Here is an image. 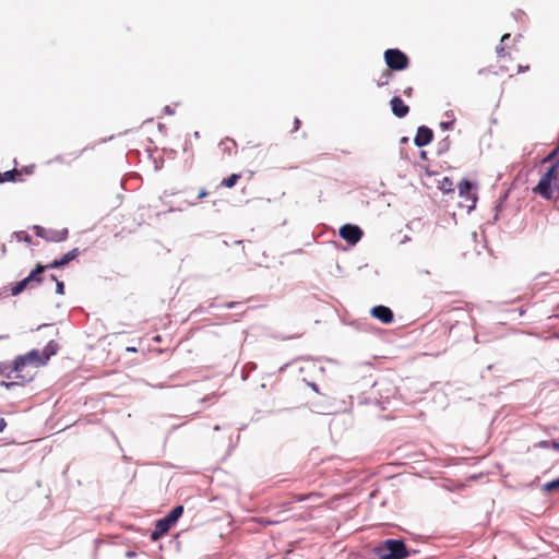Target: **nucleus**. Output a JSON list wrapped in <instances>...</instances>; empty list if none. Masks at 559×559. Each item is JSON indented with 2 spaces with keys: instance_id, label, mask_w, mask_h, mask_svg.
I'll return each mask as SVG.
<instances>
[{
  "instance_id": "f257e3e1",
  "label": "nucleus",
  "mask_w": 559,
  "mask_h": 559,
  "mask_svg": "<svg viewBox=\"0 0 559 559\" xmlns=\"http://www.w3.org/2000/svg\"><path fill=\"white\" fill-rule=\"evenodd\" d=\"M45 365H46L45 358H43L40 352L37 349H33L23 356H17L12 364V369L16 373L15 379H21L22 381H28L32 379V376L23 374L25 368L27 366H33L35 368H38V367H41Z\"/></svg>"
},
{
  "instance_id": "f03ea898",
  "label": "nucleus",
  "mask_w": 559,
  "mask_h": 559,
  "mask_svg": "<svg viewBox=\"0 0 559 559\" xmlns=\"http://www.w3.org/2000/svg\"><path fill=\"white\" fill-rule=\"evenodd\" d=\"M379 559H404L408 556L406 546L400 539H386L377 548Z\"/></svg>"
},
{
  "instance_id": "7ed1b4c3",
  "label": "nucleus",
  "mask_w": 559,
  "mask_h": 559,
  "mask_svg": "<svg viewBox=\"0 0 559 559\" xmlns=\"http://www.w3.org/2000/svg\"><path fill=\"white\" fill-rule=\"evenodd\" d=\"M556 178L557 165L555 164L542 176L538 185L533 189V191L547 200L557 198V188L551 183Z\"/></svg>"
},
{
  "instance_id": "20e7f679",
  "label": "nucleus",
  "mask_w": 559,
  "mask_h": 559,
  "mask_svg": "<svg viewBox=\"0 0 559 559\" xmlns=\"http://www.w3.org/2000/svg\"><path fill=\"white\" fill-rule=\"evenodd\" d=\"M44 267L41 264H37L36 267L29 273L24 280L13 284L10 288L12 296H17L24 292L27 287H32L33 283L40 284L43 281L41 273Z\"/></svg>"
},
{
  "instance_id": "39448f33",
  "label": "nucleus",
  "mask_w": 559,
  "mask_h": 559,
  "mask_svg": "<svg viewBox=\"0 0 559 559\" xmlns=\"http://www.w3.org/2000/svg\"><path fill=\"white\" fill-rule=\"evenodd\" d=\"M384 60L390 70L402 71L408 67V57L399 49H388L384 52Z\"/></svg>"
},
{
  "instance_id": "423d86ee",
  "label": "nucleus",
  "mask_w": 559,
  "mask_h": 559,
  "mask_svg": "<svg viewBox=\"0 0 559 559\" xmlns=\"http://www.w3.org/2000/svg\"><path fill=\"white\" fill-rule=\"evenodd\" d=\"M35 235L47 240V241H55L60 242L67 239L68 237V230L61 229V230H51L46 229L41 226H34Z\"/></svg>"
},
{
  "instance_id": "0eeeda50",
  "label": "nucleus",
  "mask_w": 559,
  "mask_h": 559,
  "mask_svg": "<svg viewBox=\"0 0 559 559\" xmlns=\"http://www.w3.org/2000/svg\"><path fill=\"white\" fill-rule=\"evenodd\" d=\"M364 233L357 225L345 224L340 228V236L350 245H356Z\"/></svg>"
},
{
  "instance_id": "6e6552de",
  "label": "nucleus",
  "mask_w": 559,
  "mask_h": 559,
  "mask_svg": "<svg viewBox=\"0 0 559 559\" xmlns=\"http://www.w3.org/2000/svg\"><path fill=\"white\" fill-rule=\"evenodd\" d=\"M459 194L461 198H464L465 201L469 202L471 204L467 205L468 209H472L475 206V203L477 201V195L474 191V186L471 181L463 179L459 183Z\"/></svg>"
},
{
  "instance_id": "1a4fd4ad",
  "label": "nucleus",
  "mask_w": 559,
  "mask_h": 559,
  "mask_svg": "<svg viewBox=\"0 0 559 559\" xmlns=\"http://www.w3.org/2000/svg\"><path fill=\"white\" fill-rule=\"evenodd\" d=\"M370 313L373 318L385 324L391 323L394 319L392 310L385 306H376L371 308Z\"/></svg>"
},
{
  "instance_id": "9d476101",
  "label": "nucleus",
  "mask_w": 559,
  "mask_h": 559,
  "mask_svg": "<svg viewBox=\"0 0 559 559\" xmlns=\"http://www.w3.org/2000/svg\"><path fill=\"white\" fill-rule=\"evenodd\" d=\"M433 139V132L428 127L421 126L418 128L414 139V143L418 147L428 145Z\"/></svg>"
},
{
  "instance_id": "9b49d317",
  "label": "nucleus",
  "mask_w": 559,
  "mask_h": 559,
  "mask_svg": "<svg viewBox=\"0 0 559 559\" xmlns=\"http://www.w3.org/2000/svg\"><path fill=\"white\" fill-rule=\"evenodd\" d=\"M390 105L392 112L399 118H404L409 111V107L399 96H394Z\"/></svg>"
},
{
  "instance_id": "f8f14e48",
  "label": "nucleus",
  "mask_w": 559,
  "mask_h": 559,
  "mask_svg": "<svg viewBox=\"0 0 559 559\" xmlns=\"http://www.w3.org/2000/svg\"><path fill=\"white\" fill-rule=\"evenodd\" d=\"M173 524H170L166 518L159 519L156 521L155 528L151 534L152 540H158L163 535H165Z\"/></svg>"
},
{
  "instance_id": "ddd939ff",
  "label": "nucleus",
  "mask_w": 559,
  "mask_h": 559,
  "mask_svg": "<svg viewBox=\"0 0 559 559\" xmlns=\"http://www.w3.org/2000/svg\"><path fill=\"white\" fill-rule=\"evenodd\" d=\"M59 349V345L55 341H50L40 353L45 362L47 364L51 356H55Z\"/></svg>"
},
{
  "instance_id": "4468645a",
  "label": "nucleus",
  "mask_w": 559,
  "mask_h": 559,
  "mask_svg": "<svg viewBox=\"0 0 559 559\" xmlns=\"http://www.w3.org/2000/svg\"><path fill=\"white\" fill-rule=\"evenodd\" d=\"M22 175V170L12 169L4 173H0V183L5 181H17L21 180L20 176Z\"/></svg>"
},
{
  "instance_id": "2eb2a0df",
  "label": "nucleus",
  "mask_w": 559,
  "mask_h": 559,
  "mask_svg": "<svg viewBox=\"0 0 559 559\" xmlns=\"http://www.w3.org/2000/svg\"><path fill=\"white\" fill-rule=\"evenodd\" d=\"M182 513H183V507L177 506L165 518L170 524L174 525L178 521V519L182 515Z\"/></svg>"
},
{
  "instance_id": "dca6fc26",
  "label": "nucleus",
  "mask_w": 559,
  "mask_h": 559,
  "mask_svg": "<svg viewBox=\"0 0 559 559\" xmlns=\"http://www.w3.org/2000/svg\"><path fill=\"white\" fill-rule=\"evenodd\" d=\"M221 145L224 147L229 155L237 152V143L235 140L230 138H226L221 142Z\"/></svg>"
},
{
  "instance_id": "f3484780",
  "label": "nucleus",
  "mask_w": 559,
  "mask_h": 559,
  "mask_svg": "<svg viewBox=\"0 0 559 559\" xmlns=\"http://www.w3.org/2000/svg\"><path fill=\"white\" fill-rule=\"evenodd\" d=\"M240 177V174H231L229 177L222 180L221 186L225 188H233L237 185Z\"/></svg>"
},
{
  "instance_id": "a211bd4d",
  "label": "nucleus",
  "mask_w": 559,
  "mask_h": 559,
  "mask_svg": "<svg viewBox=\"0 0 559 559\" xmlns=\"http://www.w3.org/2000/svg\"><path fill=\"white\" fill-rule=\"evenodd\" d=\"M312 498H321V496L318 492H310L308 495L295 493L292 497L293 501H295V502H301V501H305L307 499H312Z\"/></svg>"
},
{
  "instance_id": "6ab92c4d",
  "label": "nucleus",
  "mask_w": 559,
  "mask_h": 559,
  "mask_svg": "<svg viewBox=\"0 0 559 559\" xmlns=\"http://www.w3.org/2000/svg\"><path fill=\"white\" fill-rule=\"evenodd\" d=\"M12 372H14L12 365L0 362V376H4L5 378L10 379Z\"/></svg>"
},
{
  "instance_id": "aec40b11",
  "label": "nucleus",
  "mask_w": 559,
  "mask_h": 559,
  "mask_svg": "<svg viewBox=\"0 0 559 559\" xmlns=\"http://www.w3.org/2000/svg\"><path fill=\"white\" fill-rule=\"evenodd\" d=\"M78 249H73L71 251H69L68 253H66L60 260H61V263L62 265H66L68 264L69 262H71L72 260H74L76 257H78Z\"/></svg>"
},
{
  "instance_id": "412c9836",
  "label": "nucleus",
  "mask_w": 559,
  "mask_h": 559,
  "mask_svg": "<svg viewBox=\"0 0 559 559\" xmlns=\"http://www.w3.org/2000/svg\"><path fill=\"white\" fill-rule=\"evenodd\" d=\"M543 489L547 492H551V491H556V490H559V478L558 479H555L552 481H549V483H546L544 486H543Z\"/></svg>"
},
{
  "instance_id": "4be33fe9",
  "label": "nucleus",
  "mask_w": 559,
  "mask_h": 559,
  "mask_svg": "<svg viewBox=\"0 0 559 559\" xmlns=\"http://www.w3.org/2000/svg\"><path fill=\"white\" fill-rule=\"evenodd\" d=\"M510 34H504L502 37H501V44L497 47V53L499 57H504L506 56V50H504V47H503V43H506L508 39H510Z\"/></svg>"
},
{
  "instance_id": "5701e85b",
  "label": "nucleus",
  "mask_w": 559,
  "mask_h": 559,
  "mask_svg": "<svg viewBox=\"0 0 559 559\" xmlns=\"http://www.w3.org/2000/svg\"><path fill=\"white\" fill-rule=\"evenodd\" d=\"M391 72L389 70H385L380 80L377 82L378 86H383L389 83V80L391 79Z\"/></svg>"
},
{
  "instance_id": "b1692460",
  "label": "nucleus",
  "mask_w": 559,
  "mask_h": 559,
  "mask_svg": "<svg viewBox=\"0 0 559 559\" xmlns=\"http://www.w3.org/2000/svg\"><path fill=\"white\" fill-rule=\"evenodd\" d=\"M538 445L540 448H551L556 451H559V442L557 441H540Z\"/></svg>"
},
{
  "instance_id": "393cba45",
  "label": "nucleus",
  "mask_w": 559,
  "mask_h": 559,
  "mask_svg": "<svg viewBox=\"0 0 559 559\" xmlns=\"http://www.w3.org/2000/svg\"><path fill=\"white\" fill-rule=\"evenodd\" d=\"M51 280L56 281L57 294L63 295L64 294V284H63V282L58 281L55 275H51Z\"/></svg>"
},
{
  "instance_id": "a878e982",
  "label": "nucleus",
  "mask_w": 559,
  "mask_h": 559,
  "mask_svg": "<svg viewBox=\"0 0 559 559\" xmlns=\"http://www.w3.org/2000/svg\"><path fill=\"white\" fill-rule=\"evenodd\" d=\"M63 266L62 263H61V260H55L53 262L47 264V265H43L44 267V271L47 270V269H57V267H61Z\"/></svg>"
},
{
  "instance_id": "bb28decb",
  "label": "nucleus",
  "mask_w": 559,
  "mask_h": 559,
  "mask_svg": "<svg viewBox=\"0 0 559 559\" xmlns=\"http://www.w3.org/2000/svg\"><path fill=\"white\" fill-rule=\"evenodd\" d=\"M558 152H559V146H558L556 150H554L550 154H548V155L544 158V160H543V162H544V163L551 162V160L556 157V155L558 154Z\"/></svg>"
},
{
  "instance_id": "cd10ccee",
  "label": "nucleus",
  "mask_w": 559,
  "mask_h": 559,
  "mask_svg": "<svg viewBox=\"0 0 559 559\" xmlns=\"http://www.w3.org/2000/svg\"><path fill=\"white\" fill-rule=\"evenodd\" d=\"M300 124H301L300 120L298 118H295V120H294V131L299 130Z\"/></svg>"
},
{
  "instance_id": "c85d7f7f",
  "label": "nucleus",
  "mask_w": 559,
  "mask_h": 559,
  "mask_svg": "<svg viewBox=\"0 0 559 559\" xmlns=\"http://www.w3.org/2000/svg\"><path fill=\"white\" fill-rule=\"evenodd\" d=\"M444 182H445V183H448V186H449V187H448V188L442 187V189H443L444 191H452V188H451V187H452V182H451V181H449V179H448V178H444Z\"/></svg>"
},
{
  "instance_id": "c756f323",
  "label": "nucleus",
  "mask_w": 559,
  "mask_h": 559,
  "mask_svg": "<svg viewBox=\"0 0 559 559\" xmlns=\"http://www.w3.org/2000/svg\"><path fill=\"white\" fill-rule=\"evenodd\" d=\"M207 194H209V192L205 189H201L198 198L203 199V198L207 197Z\"/></svg>"
},
{
  "instance_id": "7c9ffc66",
  "label": "nucleus",
  "mask_w": 559,
  "mask_h": 559,
  "mask_svg": "<svg viewBox=\"0 0 559 559\" xmlns=\"http://www.w3.org/2000/svg\"><path fill=\"white\" fill-rule=\"evenodd\" d=\"M5 427H7V423H5L4 418L0 417V432H2Z\"/></svg>"
},
{
  "instance_id": "2f4dec72",
  "label": "nucleus",
  "mask_w": 559,
  "mask_h": 559,
  "mask_svg": "<svg viewBox=\"0 0 559 559\" xmlns=\"http://www.w3.org/2000/svg\"><path fill=\"white\" fill-rule=\"evenodd\" d=\"M412 93H413V88H412V87H407V88L404 91V94H405L407 97H411V96H412Z\"/></svg>"
},
{
  "instance_id": "473e14b6",
  "label": "nucleus",
  "mask_w": 559,
  "mask_h": 559,
  "mask_svg": "<svg viewBox=\"0 0 559 559\" xmlns=\"http://www.w3.org/2000/svg\"><path fill=\"white\" fill-rule=\"evenodd\" d=\"M12 384H13L12 382H5V381L1 382V385L5 386V388H10Z\"/></svg>"
},
{
  "instance_id": "72a5a7b5",
  "label": "nucleus",
  "mask_w": 559,
  "mask_h": 559,
  "mask_svg": "<svg viewBox=\"0 0 559 559\" xmlns=\"http://www.w3.org/2000/svg\"><path fill=\"white\" fill-rule=\"evenodd\" d=\"M234 305H235L234 302H229V304H227L226 306H227L228 308H233V307H234Z\"/></svg>"
},
{
  "instance_id": "f704fd0d",
  "label": "nucleus",
  "mask_w": 559,
  "mask_h": 559,
  "mask_svg": "<svg viewBox=\"0 0 559 559\" xmlns=\"http://www.w3.org/2000/svg\"><path fill=\"white\" fill-rule=\"evenodd\" d=\"M86 151H87V148H83V150H81V151H80V155H81V154H83V153H84V152H86Z\"/></svg>"
},
{
  "instance_id": "c9c22d12",
  "label": "nucleus",
  "mask_w": 559,
  "mask_h": 559,
  "mask_svg": "<svg viewBox=\"0 0 559 559\" xmlns=\"http://www.w3.org/2000/svg\"><path fill=\"white\" fill-rule=\"evenodd\" d=\"M25 241H27V242H29V241H31L29 236H26V237H25Z\"/></svg>"
},
{
  "instance_id": "e433bc0d",
  "label": "nucleus",
  "mask_w": 559,
  "mask_h": 559,
  "mask_svg": "<svg viewBox=\"0 0 559 559\" xmlns=\"http://www.w3.org/2000/svg\"><path fill=\"white\" fill-rule=\"evenodd\" d=\"M263 524H271L272 522L270 521H265V522H262Z\"/></svg>"
}]
</instances>
